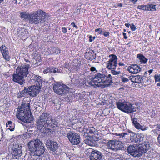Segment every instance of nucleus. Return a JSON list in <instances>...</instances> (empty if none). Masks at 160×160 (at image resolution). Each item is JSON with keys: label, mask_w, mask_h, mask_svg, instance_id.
<instances>
[{"label": "nucleus", "mask_w": 160, "mask_h": 160, "mask_svg": "<svg viewBox=\"0 0 160 160\" xmlns=\"http://www.w3.org/2000/svg\"><path fill=\"white\" fill-rule=\"evenodd\" d=\"M36 123L37 128L46 135L51 133V128L54 130L58 126V122L56 120L49 114L45 112L39 117Z\"/></svg>", "instance_id": "nucleus-1"}, {"label": "nucleus", "mask_w": 160, "mask_h": 160, "mask_svg": "<svg viewBox=\"0 0 160 160\" xmlns=\"http://www.w3.org/2000/svg\"><path fill=\"white\" fill-rule=\"evenodd\" d=\"M16 116L19 120L26 123H28L32 121L34 119L30 108L29 103H23L18 107Z\"/></svg>", "instance_id": "nucleus-2"}, {"label": "nucleus", "mask_w": 160, "mask_h": 160, "mask_svg": "<svg viewBox=\"0 0 160 160\" xmlns=\"http://www.w3.org/2000/svg\"><path fill=\"white\" fill-rule=\"evenodd\" d=\"M30 68L28 64H23L18 66L16 69V73L12 74V80L22 85L25 82L24 78H26L29 74L28 69Z\"/></svg>", "instance_id": "nucleus-3"}, {"label": "nucleus", "mask_w": 160, "mask_h": 160, "mask_svg": "<svg viewBox=\"0 0 160 160\" xmlns=\"http://www.w3.org/2000/svg\"><path fill=\"white\" fill-rule=\"evenodd\" d=\"M28 146L31 154L39 156L45 151L44 144L39 139H33L29 142Z\"/></svg>", "instance_id": "nucleus-4"}, {"label": "nucleus", "mask_w": 160, "mask_h": 160, "mask_svg": "<svg viewBox=\"0 0 160 160\" xmlns=\"http://www.w3.org/2000/svg\"><path fill=\"white\" fill-rule=\"evenodd\" d=\"M45 15L46 13L41 9L31 13L29 22L35 24L43 23L45 22Z\"/></svg>", "instance_id": "nucleus-5"}, {"label": "nucleus", "mask_w": 160, "mask_h": 160, "mask_svg": "<svg viewBox=\"0 0 160 160\" xmlns=\"http://www.w3.org/2000/svg\"><path fill=\"white\" fill-rule=\"evenodd\" d=\"M109 57H111L109 60L106 62V68L109 70H111V72L114 75H117L119 74V72H116L115 70L116 68L117 67L118 63L117 62L118 58L117 56L114 54L109 55Z\"/></svg>", "instance_id": "nucleus-6"}, {"label": "nucleus", "mask_w": 160, "mask_h": 160, "mask_svg": "<svg viewBox=\"0 0 160 160\" xmlns=\"http://www.w3.org/2000/svg\"><path fill=\"white\" fill-rule=\"evenodd\" d=\"M54 92L57 94L63 95L67 94L70 88L65 84H61L58 82H55L53 86Z\"/></svg>", "instance_id": "nucleus-7"}, {"label": "nucleus", "mask_w": 160, "mask_h": 160, "mask_svg": "<svg viewBox=\"0 0 160 160\" xmlns=\"http://www.w3.org/2000/svg\"><path fill=\"white\" fill-rule=\"evenodd\" d=\"M116 105L119 110L127 113H131L135 111L132 108V105L130 103L118 102L116 103Z\"/></svg>", "instance_id": "nucleus-8"}, {"label": "nucleus", "mask_w": 160, "mask_h": 160, "mask_svg": "<svg viewBox=\"0 0 160 160\" xmlns=\"http://www.w3.org/2000/svg\"><path fill=\"white\" fill-rule=\"evenodd\" d=\"M103 74L99 73H97L94 77L91 78V81L88 82V83L95 88L100 87L102 85V82L103 81Z\"/></svg>", "instance_id": "nucleus-9"}, {"label": "nucleus", "mask_w": 160, "mask_h": 160, "mask_svg": "<svg viewBox=\"0 0 160 160\" xmlns=\"http://www.w3.org/2000/svg\"><path fill=\"white\" fill-rule=\"evenodd\" d=\"M22 147L21 145L14 142L12 147V154L14 158L17 159L22 155L21 148Z\"/></svg>", "instance_id": "nucleus-10"}, {"label": "nucleus", "mask_w": 160, "mask_h": 160, "mask_svg": "<svg viewBox=\"0 0 160 160\" xmlns=\"http://www.w3.org/2000/svg\"><path fill=\"white\" fill-rule=\"evenodd\" d=\"M67 136L71 143L74 145L78 144L80 142V135L75 133L70 132L67 134Z\"/></svg>", "instance_id": "nucleus-11"}, {"label": "nucleus", "mask_w": 160, "mask_h": 160, "mask_svg": "<svg viewBox=\"0 0 160 160\" xmlns=\"http://www.w3.org/2000/svg\"><path fill=\"white\" fill-rule=\"evenodd\" d=\"M42 85L31 86L28 88V94L32 97H35L39 93L41 89Z\"/></svg>", "instance_id": "nucleus-12"}, {"label": "nucleus", "mask_w": 160, "mask_h": 160, "mask_svg": "<svg viewBox=\"0 0 160 160\" xmlns=\"http://www.w3.org/2000/svg\"><path fill=\"white\" fill-rule=\"evenodd\" d=\"M139 144L137 147L138 148H135L133 145L129 146L127 148L128 153L134 157L140 156V146Z\"/></svg>", "instance_id": "nucleus-13"}, {"label": "nucleus", "mask_w": 160, "mask_h": 160, "mask_svg": "<svg viewBox=\"0 0 160 160\" xmlns=\"http://www.w3.org/2000/svg\"><path fill=\"white\" fill-rule=\"evenodd\" d=\"M41 77L35 74H29L27 79L32 83H35L36 85H42V81L41 79Z\"/></svg>", "instance_id": "nucleus-14"}, {"label": "nucleus", "mask_w": 160, "mask_h": 160, "mask_svg": "<svg viewBox=\"0 0 160 160\" xmlns=\"http://www.w3.org/2000/svg\"><path fill=\"white\" fill-rule=\"evenodd\" d=\"M91 150V154L89 157L91 160H101L102 159L103 156L101 152L98 150Z\"/></svg>", "instance_id": "nucleus-15"}, {"label": "nucleus", "mask_w": 160, "mask_h": 160, "mask_svg": "<svg viewBox=\"0 0 160 160\" xmlns=\"http://www.w3.org/2000/svg\"><path fill=\"white\" fill-rule=\"evenodd\" d=\"M46 145L48 148L51 151H55L58 148V144L56 142L50 140L47 141Z\"/></svg>", "instance_id": "nucleus-16"}, {"label": "nucleus", "mask_w": 160, "mask_h": 160, "mask_svg": "<svg viewBox=\"0 0 160 160\" xmlns=\"http://www.w3.org/2000/svg\"><path fill=\"white\" fill-rule=\"evenodd\" d=\"M142 142H141V156L142 155V153H146L150 147V144L148 140L146 139V141H144V139H142Z\"/></svg>", "instance_id": "nucleus-17"}, {"label": "nucleus", "mask_w": 160, "mask_h": 160, "mask_svg": "<svg viewBox=\"0 0 160 160\" xmlns=\"http://www.w3.org/2000/svg\"><path fill=\"white\" fill-rule=\"evenodd\" d=\"M112 82V77L110 74H109L107 76L104 75L103 81L102 82V87H108Z\"/></svg>", "instance_id": "nucleus-18"}, {"label": "nucleus", "mask_w": 160, "mask_h": 160, "mask_svg": "<svg viewBox=\"0 0 160 160\" xmlns=\"http://www.w3.org/2000/svg\"><path fill=\"white\" fill-rule=\"evenodd\" d=\"M118 144H119L118 142L112 140L108 142L107 146L108 149H110L113 151L116 152L118 150Z\"/></svg>", "instance_id": "nucleus-19"}, {"label": "nucleus", "mask_w": 160, "mask_h": 160, "mask_svg": "<svg viewBox=\"0 0 160 160\" xmlns=\"http://www.w3.org/2000/svg\"><path fill=\"white\" fill-rule=\"evenodd\" d=\"M155 127L156 129L152 130V132H153L154 133V135L157 136L158 135L157 137V142L158 146L160 147V124H157L156 125H153L152 126V128Z\"/></svg>", "instance_id": "nucleus-20"}, {"label": "nucleus", "mask_w": 160, "mask_h": 160, "mask_svg": "<svg viewBox=\"0 0 160 160\" xmlns=\"http://www.w3.org/2000/svg\"><path fill=\"white\" fill-rule=\"evenodd\" d=\"M85 57L87 59L92 61L96 58V54L92 50H87L85 53Z\"/></svg>", "instance_id": "nucleus-21"}, {"label": "nucleus", "mask_w": 160, "mask_h": 160, "mask_svg": "<svg viewBox=\"0 0 160 160\" xmlns=\"http://www.w3.org/2000/svg\"><path fill=\"white\" fill-rule=\"evenodd\" d=\"M130 139L132 142L135 141V142H140V135L138 134H135L133 132H130Z\"/></svg>", "instance_id": "nucleus-22"}, {"label": "nucleus", "mask_w": 160, "mask_h": 160, "mask_svg": "<svg viewBox=\"0 0 160 160\" xmlns=\"http://www.w3.org/2000/svg\"><path fill=\"white\" fill-rule=\"evenodd\" d=\"M19 36H22L24 38H27L29 36V34L28 31L24 28H21L19 31H18Z\"/></svg>", "instance_id": "nucleus-23"}, {"label": "nucleus", "mask_w": 160, "mask_h": 160, "mask_svg": "<svg viewBox=\"0 0 160 160\" xmlns=\"http://www.w3.org/2000/svg\"><path fill=\"white\" fill-rule=\"evenodd\" d=\"M28 88L26 87H24V89L21 91H20L17 94V97L18 98H21L22 97H25L27 96L28 94Z\"/></svg>", "instance_id": "nucleus-24"}, {"label": "nucleus", "mask_w": 160, "mask_h": 160, "mask_svg": "<svg viewBox=\"0 0 160 160\" xmlns=\"http://www.w3.org/2000/svg\"><path fill=\"white\" fill-rule=\"evenodd\" d=\"M21 18L24 19H28L29 22L30 18H31V13L29 14L26 12H21L20 13Z\"/></svg>", "instance_id": "nucleus-25"}, {"label": "nucleus", "mask_w": 160, "mask_h": 160, "mask_svg": "<svg viewBox=\"0 0 160 160\" xmlns=\"http://www.w3.org/2000/svg\"><path fill=\"white\" fill-rule=\"evenodd\" d=\"M49 72L54 74L56 72L61 73V71L60 69L58 68L54 67H49Z\"/></svg>", "instance_id": "nucleus-26"}, {"label": "nucleus", "mask_w": 160, "mask_h": 160, "mask_svg": "<svg viewBox=\"0 0 160 160\" xmlns=\"http://www.w3.org/2000/svg\"><path fill=\"white\" fill-rule=\"evenodd\" d=\"M132 122L133 125L136 128L138 129H140V125L138 122L137 118H133L132 120Z\"/></svg>", "instance_id": "nucleus-27"}, {"label": "nucleus", "mask_w": 160, "mask_h": 160, "mask_svg": "<svg viewBox=\"0 0 160 160\" xmlns=\"http://www.w3.org/2000/svg\"><path fill=\"white\" fill-rule=\"evenodd\" d=\"M131 66H132L131 68H132L134 70V71H135V72H136V73H137L140 71V67L138 65L135 64L131 65Z\"/></svg>", "instance_id": "nucleus-28"}, {"label": "nucleus", "mask_w": 160, "mask_h": 160, "mask_svg": "<svg viewBox=\"0 0 160 160\" xmlns=\"http://www.w3.org/2000/svg\"><path fill=\"white\" fill-rule=\"evenodd\" d=\"M148 59L143 55L141 54V64H145L148 61Z\"/></svg>", "instance_id": "nucleus-29"}, {"label": "nucleus", "mask_w": 160, "mask_h": 160, "mask_svg": "<svg viewBox=\"0 0 160 160\" xmlns=\"http://www.w3.org/2000/svg\"><path fill=\"white\" fill-rule=\"evenodd\" d=\"M0 49L2 54L5 53H7L8 52V48H7V47L5 46H1Z\"/></svg>", "instance_id": "nucleus-30"}, {"label": "nucleus", "mask_w": 160, "mask_h": 160, "mask_svg": "<svg viewBox=\"0 0 160 160\" xmlns=\"http://www.w3.org/2000/svg\"><path fill=\"white\" fill-rule=\"evenodd\" d=\"M83 131L84 133H93V131L92 130H91L88 127L84 128H83Z\"/></svg>", "instance_id": "nucleus-31"}, {"label": "nucleus", "mask_w": 160, "mask_h": 160, "mask_svg": "<svg viewBox=\"0 0 160 160\" xmlns=\"http://www.w3.org/2000/svg\"><path fill=\"white\" fill-rule=\"evenodd\" d=\"M148 11H154L156 10L155 5L153 4H148Z\"/></svg>", "instance_id": "nucleus-32"}, {"label": "nucleus", "mask_w": 160, "mask_h": 160, "mask_svg": "<svg viewBox=\"0 0 160 160\" xmlns=\"http://www.w3.org/2000/svg\"><path fill=\"white\" fill-rule=\"evenodd\" d=\"M3 55V56L4 58L7 61H9L10 59V57L9 55V52H8L7 53H5L2 54Z\"/></svg>", "instance_id": "nucleus-33"}, {"label": "nucleus", "mask_w": 160, "mask_h": 160, "mask_svg": "<svg viewBox=\"0 0 160 160\" xmlns=\"http://www.w3.org/2000/svg\"><path fill=\"white\" fill-rule=\"evenodd\" d=\"M83 142L84 143L90 146H92V144L91 143V142L88 136V137L87 138H86L84 140Z\"/></svg>", "instance_id": "nucleus-34"}, {"label": "nucleus", "mask_w": 160, "mask_h": 160, "mask_svg": "<svg viewBox=\"0 0 160 160\" xmlns=\"http://www.w3.org/2000/svg\"><path fill=\"white\" fill-rule=\"evenodd\" d=\"M155 82H160V75L159 74H155L154 76Z\"/></svg>", "instance_id": "nucleus-35"}, {"label": "nucleus", "mask_w": 160, "mask_h": 160, "mask_svg": "<svg viewBox=\"0 0 160 160\" xmlns=\"http://www.w3.org/2000/svg\"><path fill=\"white\" fill-rule=\"evenodd\" d=\"M53 50L54 51L53 53H55L56 54H58L60 53V50L59 48H53Z\"/></svg>", "instance_id": "nucleus-36"}, {"label": "nucleus", "mask_w": 160, "mask_h": 160, "mask_svg": "<svg viewBox=\"0 0 160 160\" xmlns=\"http://www.w3.org/2000/svg\"><path fill=\"white\" fill-rule=\"evenodd\" d=\"M131 67H132L131 65L130 66H129L128 69V70L130 72L133 73H136V72H135V71H134L133 68H131Z\"/></svg>", "instance_id": "nucleus-37"}, {"label": "nucleus", "mask_w": 160, "mask_h": 160, "mask_svg": "<svg viewBox=\"0 0 160 160\" xmlns=\"http://www.w3.org/2000/svg\"><path fill=\"white\" fill-rule=\"evenodd\" d=\"M148 5H141V9L145 11H148Z\"/></svg>", "instance_id": "nucleus-38"}, {"label": "nucleus", "mask_w": 160, "mask_h": 160, "mask_svg": "<svg viewBox=\"0 0 160 160\" xmlns=\"http://www.w3.org/2000/svg\"><path fill=\"white\" fill-rule=\"evenodd\" d=\"M91 137L95 142L99 140V138L98 136V135H97V136H96L95 135H93Z\"/></svg>", "instance_id": "nucleus-39"}, {"label": "nucleus", "mask_w": 160, "mask_h": 160, "mask_svg": "<svg viewBox=\"0 0 160 160\" xmlns=\"http://www.w3.org/2000/svg\"><path fill=\"white\" fill-rule=\"evenodd\" d=\"M6 126L7 128H8V129H9L11 131H13L14 129V126H12V125H7V124Z\"/></svg>", "instance_id": "nucleus-40"}, {"label": "nucleus", "mask_w": 160, "mask_h": 160, "mask_svg": "<svg viewBox=\"0 0 160 160\" xmlns=\"http://www.w3.org/2000/svg\"><path fill=\"white\" fill-rule=\"evenodd\" d=\"M146 78L144 77L143 76L141 77V84H142V83L143 84L144 82H145L147 80Z\"/></svg>", "instance_id": "nucleus-41"}, {"label": "nucleus", "mask_w": 160, "mask_h": 160, "mask_svg": "<svg viewBox=\"0 0 160 160\" xmlns=\"http://www.w3.org/2000/svg\"><path fill=\"white\" fill-rule=\"evenodd\" d=\"M89 138L91 142V143L92 144V146H94L95 144V143L94 141V140H93V139L91 137H89Z\"/></svg>", "instance_id": "nucleus-42"}, {"label": "nucleus", "mask_w": 160, "mask_h": 160, "mask_svg": "<svg viewBox=\"0 0 160 160\" xmlns=\"http://www.w3.org/2000/svg\"><path fill=\"white\" fill-rule=\"evenodd\" d=\"M122 81L123 82H127L129 81V79L124 77H122L121 78Z\"/></svg>", "instance_id": "nucleus-43"}, {"label": "nucleus", "mask_w": 160, "mask_h": 160, "mask_svg": "<svg viewBox=\"0 0 160 160\" xmlns=\"http://www.w3.org/2000/svg\"><path fill=\"white\" fill-rule=\"evenodd\" d=\"M78 121H77L78 122H80L82 124L84 123V122H85V121H84V120L83 119L81 118H78Z\"/></svg>", "instance_id": "nucleus-44"}, {"label": "nucleus", "mask_w": 160, "mask_h": 160, "mask_svg": "<svg viewBox=\"0 0 160 160\" xmlns=\"http://www.w3.org/2000/svg\"><path fill=\"white\" fill-rule=\"evenodd\" d=\"M98 31L99 32L98 33L99 34H101L102 32V30L101 28H98L95 30V32H98Z\"/></svg>", "instance_id": "nucleus-45"}, {"label": "nucleus", "mask_w": 160, "mask_h": 160, "mask_svg": "<svg viewBox=\"0 0 160 160\" xmlns=\"http://www.w3.org/2000/svg\"><path fill=\"white\" fill-rule=\"evenodd\" d=\"M148 128V127L143 126L141 125V130L142 131L146 130Z\"/></svg>", "instance_id": "nucleus-46"}, {"label": "nucleus", "mask_w": 160, "mask_h": 160, "mask_svg": "<svg viewBox=\"0 0 160 160\" xmlns=\"http://www.w3.org/2000/svg\"><path fill=\"white\" fill-rule=\"evenodd\" d=\"M62 32L64 33H65L67 32V30L66 28L63 27L62 28Z\"/></svg>", "instance_id": "nucleus-47"}, {"label": "nucleus", "mask_w": 160, "mask_h": 160, "mask_svg": "<svg viewBox=\"0 0 160 160\" xmlns=\"http://www.w3.org/2000/svg\"><path fill=\"white\" fill-rule=\"evenodd\" d=\"M109 34H110V33L109 32H105L103 35H104V36L105 37H107L108 36H109Z\"/></svg>", "instance_id": "nucleus-48"}, {"label": "nucleus", "mask_w": 160, "mask_h": 160, "mask_svg": "<svg viewBox=\"0 0 160 160\" xmlns=\"http://www.w3.org/2000/svg\"><path fill=\"white\" fill-rule=\"evenodd\" d=\"M130 28L131 30L132 31H135L136 29V28H135V26L134 25H131L130 26Z\"/></svg>", "instance_id": "nucleus-49"}, {"label": "nucleus", "mask_w": 160, "mask_h": 160, "mask_svg": "<svg viewBox=\"0 0 160 160\" xmlns=\"http://www.w3.org/2000/svg\"><path fill=\"white\" fill-rule=\"evenodd\" d=\"M64 67L68 69H69L70 68V66L69 64H68L65 63L64 64Z\"/></svg>", "instance_id": "nucleus-50"}, {"label": "nucleus", "mask_w": 160, "mask_h": 160, "mask_svg": "<svg viewBox=\"0 0 160 160\" xmlns=\"http://www.w3.org/2000/svg\"><path fill=\"white\" fill-rule=\"evenodd\" d=\"M49 67L47 68L46 69H45L43 71V72L44 73H47L48 72H49Z\"/></svg>", "instance_id": "nucleus-51"}, {"label": "nucleus", "mask_w": 160, "mask_h": 160, "mask_svg": "<svg viewBox=\"0 0 160 160\" xmlns=\"http://www.w3.org/2000/svg\"><path fill=\"white\" fill-rule=\"evenodd\" d=\"M71 25L76 29L78 28V27L75 25V23L73 22L72 23Z\"/></svg>", "instance_id": "nucleus-52"}, {"label": "nucleus", "mask_w": 160, "mask_h": 160, "mask_svg": "<svg viewBox=\"0 0 160 160\" xmlns=\"http://www.w3.org/2000/svg\"><path fill=\"white\" fill-rule=\"evenodd\" d=\"M148 73L147 72V71L143 73H141L142 74H143V75L142 76L145 77V78H146V76L147 75Z\"/></svg>", "instance_id": "nucleus-53"}, {"label": "nucleus", "mask_w": 160, "mask_h": 160, "mask_svg": "<svg viewBox=\"0 0 160 160\" xmlns=\"http://www.w3.org/2000/svg\"><path fill=\"white\" fill-rule=\"evenodd\" d=\"M120 68L117 66V68H116V70H115L116 72H118V71L119 72V74L120 73Z\"/></svg>", "instance_id": "nucleus-54"}, {"label": "nucleus", "mask_w": 160, "mask_h": 160, "mask_svg": "<svg viewBox=\"0 0 160 160\" xmlns=\"http://www.w3.org/2000/svg\"><path fill=\"white\" fill-rule=\"evenodd\" d=\"M90 70L92 72L95 71L96 70V68L94 67H92L90 68Z\"/></svg>", "instance_id": "nucleus-55"}, {"label": "nucleus", "mask_w": 160, "mask_h": 160, "mask_svg": "<svg viewBox=\"0 0 160 160\" xmlns=\"http://www.w3.org/2000/svg\"><path fill=\"white\" fill-rule=\"evenodd\" d=\"M92 35H90L89 36V41L90 42H92L93 41L92 38Z\"/></svg>", "instance_id": "nucleus-56"}, {"label": "nucleus", "mask_w": 160, "mask_h": 160, "mask_svg": "<svg viewBox=\"0 0 160 160\" xmlns=\"http://www.w3.org/2000/svg\"><path fill=\"white\" fill-rule=\"evenodd\" d=\"M146 81L148 82L147 83V84H150V83L151 82V80L150 78L149 79H147L146 80Z\"/></svg>", "instance_id": "nucleus-57"}, {"label": "nucleus", "mask_w": 160, "mask_h": 160, "mask_svg": "<svg viewBox=\"0 0 160 160\" xmlns=\"http://www.w3.org/2000/svg\"><path fill=\"white\" fill-rule=\"evenodd\" d=\"M127 133L125 132V133H122L120 134H119V135H121V136L123 138V137H124L125 136V135H127Z\"/></svg>", "instance_id": "nucleus-58"}, {"label": "nucleus", "mask_w": 160, "mask_h": 160, "mask_svg": "<svg viewBox=\"0 0 160 160\" xmlns=\"http://www.w3.org/2000/svg\"><path fill=\"white\" fill-rule=\"evenodd\" d=\"M123 35L124 36V38L125 39H126L128 38V37L126 36V34L125 33H123Z\"/></svg>", "instance_id": "nucleus-59"}, {"label": "nucleus", "mask_w": 160, "mask_h": 160, "mask_svg": "<svg viewBox=\"0 0 160 160\" xmlns=\"http://www.w3.org/2000/svg\"><path fill=\"white\" fill-rule=\"evenodd\" d=\"M12 121H8V124H6V125L7 124V125H12Z\"/></svg>", "instance_id": "nucleus-60"}, {"label": "nucleus", "mask_w": 160, "mask_h": 160, "mask_svg": "<svg viewBox=\"0 0 160 160\" xmlns=\"http://www.w3.org/2000/svg\"><path fill=\"white\" fill-rule=\"evenodd\" d=\"M130 1H131L133 3H135L136 1H137V0H129Z\"/></svg>", "instance_id": "nucleus-61"}, {"label": "nucleus", "mask_w": 160, "mask_h": 160, "mask_svg": "<svg viewBox=\"0 0 160 160\" xmlns=\"http://www.w3.org/2000/svg\"><path fill=\"white\" fill-rule=\"evenodd\" d=\"M118 65L119 66H123L124 65V64L123 63L121 62H119L118 63Z\"/></svg>", "instance_id": "nucleus-62"}, {"label": "nucleus", "mask_w": 160, "mask_h": 160, "mask_svg": "<svg viewBox=\"0 0 160 160\" xmlns=\"http://www.w3.org/2000/svg\"><path fill=\"white\" fill-rule=\"evenodd\" d=\"M130 25V24H129V23H126V24H125V26L126 27H128V28H129V27Z\"/></svg>", "instance_id": "nucleus-63"}, {"label": "nucleus", "mask_w": 160, "mask_h": 160, "mask_svg": "<svg viewBox=\"0 0 160 160\" xmlns=\"http://www.w3.org/2000/svg\"><path fill=\"white\" fill-rule=\"evenodd\" d=\"M118 6L122 7V4L121 3H119L118 4Z\"/></svg>", "instance_id": "nucleus-64"}]
</instances>
